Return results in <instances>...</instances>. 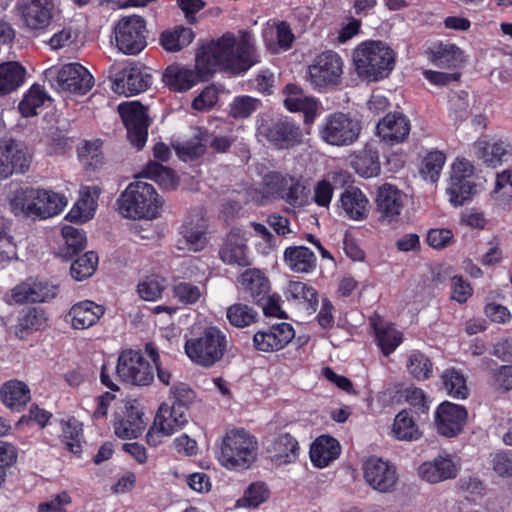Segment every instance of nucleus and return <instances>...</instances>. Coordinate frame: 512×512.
I'll list each match as a JSON object with an SVG mask.
<instances>
[{
	"mask_svg": "<svg viewBox=\"0 0 512 512\" xmlns=\"http://www.w3.org/2000/svg\"><path fill=\"white\" fill-rule=\"evenodd\" d=\"M260 62L254 36L247 30L224 33L203 42L196 53V64H257Z\"/></svg>",
	"mask_w": 512,
	"mask_h": 512,
	"instance_id": "obj_1",
	"label": "nucleus"
},
{
	"mask_svg": "<svg viewBox=\"0 0 512 512\" xmlns=\"http://www.w3.org/2000/svg\"><path fill=\"white\" fill-rule=\"evenodd\" d=\"M360 121L342 112L326 116L319 129L321 139L329 145L348 146L356 142L361 133Z\"/></svg>",
	"mask_w": 512,
	"mask_h": 512,
	"instance_id": "obj_9",
	"label": "nucleus"
},
{
	"mask_svg": "<svg viewBox=\"0 0 512 512\" xmlns=\"http://www.w3.org/2000/svg\"><path fill=\"white\" fill-rule=\"evenodd\" d=\"M269 489L262 482L252 483L238 503L244 507L256 508L269 498Z\"/></svg>",
	"mask_w": 512,
	"mask_h": 512,
	"instance_id": "obj_60",
	"label": "nucleus"
},
{
	"mask_svg": "<svg viewBox=\"0 0 512 512\" xmlns=\"http://www.w3.org/2000/svg\"><path fill=\"white\" fill-rule=\"evenodd\" d=\"M152 84V75L138 66H126L112 80V90L126 97L146 91Z\"/></svg>",
	"mask_w": 512,
	"mask_h": 512,
	"instance_id": "obj_21",
	"label": "nucleus"
},
{
	"mask_svg": "<svg viewBox=\"0 0 512 512\" xmlns=\"http://www.w3.org/2000/svg\"><path fill=\"white\" fill-rule=\"evenodd\" d=\"M252 66H166L162 81L172 92L183 93L200 82L208 81L216 72L229 76L245 74Z\"/></svg>",
	"mask_w": 512,
	"mask_h": 512,
	"instance_id": "obj_5",
	"label": "nucleus"
},
{
	"mask_svg": "<svg viewBox=\"0 0 512 512\" xmlns=\"http://www.w3.org/2000/svg\"><path fill=\"white\" fill-rule=\"evenodd\" d=\"M408 373L417 381H425L433 375L431 359L419 350H413L406 363Z\"/></svg>",
	"mask_w": 512,
	"mask_h": 512,
	"instance_id": "obj_49",
	"label": "nucleus"
},
{
	"mask_svg": "<svg viewBox=\"0 0 512 512\" xmlns=\"http://www.w3.org/2000/svg\"><path fill=\"white\" fill-rule=\"evenodd\" d=\"M476 155L488 167L496 168L503 163L506 155L510 154L509 143L488 137H482L474 143Z\"/></svg>",
	"mask_w": 512,
	"mask_h": 512,
	"instance_id": "obj_33",
	"label": "nucleus"
},
{
	"mask_svg": "<svg viewBox=\"0 0 512 512\" xmlns=\"http://www.w3.org/2000/svg\"><path fill=\"white\" fill-rule=\"evenodd\" d=\"M339 207L344 216L355 221H362L368 217L369 200L362 190L356 186H348L341 193Z\"/></svg>",
	"mask_w": 512,
	"mask_h": 512,
	"instance_id": "obj_31",
	"label": "nucleus"
},
{
	"mask_svg": "<svg viewBox=\"0 0 512 512\" xmlns=\"http://www.w3.org/2000/svg\"><path fill=\"white\" fill-rule=\"evenodd\" d=\"M473 175V164L465 158H457L452 165L450 182L447 188L453 206H462L466 201L471 200L475 192V183L472 181Z\"/></svg>",
	"mask_w": 512,
	"mask_h": 512,
	"instance_id": "obj_15",
	"label": "nucleus"
},
{
	"mask_svg": "<svg viewBox=\"0 0 512 512\" xmlns=\"http://www.w3.org/2000/svg\"><path fill=\"white\" fill-rule=\"evenodd\" d=\"M140 349L126 348L119 352L116 375L127 385L146 387L154 381V366Z\"/></svg>",
	"mask_w": 512,
	"mask_h": 512,
	"instance_id": "obj_8",
	"label": "nucleus"
},
{
	"mask_svg": "<svg viewBox=\"0 0 512 512\" xmlns=\"http://www.w3.org/2000/svg\"><path fill=\"white\" fill-rule=\"evenodd\" d=\"M63 243L59 246L58 255L66 260L72 259L85 249V233L73 226L65 225L61 230Z\"/></svg>",
	"mask_w": 512,
	"mask_h": 512,
	"instance_id": "obj_43",
	"label": "nucleus"
},
{
	"mask_svg": "<svg viewBox=\"0 0 512 512\" xmlns=\"http://www.w3.org/2000/svg\"><path fill=\"white\" fill-rule=\"evenodd\" d=\"M196 398L194 390L186 383H177L170 388L168 398L160 404L154 425L165 435H173L183 429L189 421L190 407Z\"/></svg>",
	"mask_w": 512,
	"mask_h": 512,
	"instance_id": "obj_3",
	"label": "nucleus"
},
{
	"mask_svg": "<svg viewBox=\"0 0 512 512\" xmlns=\"http://www.w3.org/2000/svg\"><path fill=\"white\" fill-rule=\"evenodd\" d=\"M376 211L379 220L391 224L397 222L404 207L403 193L394 185L385 183L377 190Z\"/></svg>",
	"mask_w": 512,
	"mask_h": 512,
	"instance_id": "obj_22",
	"label": "nucleus"
},
{
	"mask_svg": "<svg viewBox=\"0 0 512 512\" xmlns=\"http://www.w3.org/2000/svg\"><path fill=\"white\" fill-rule=\"evenodd\" d=\"M258 132L277 149H290L302 142L299 125L288 116L262 120Z\"/></svg>",
	"mask_w": 512,
	"mask_h": 512,
	"instance_id": "obj_12",
	"label": "nucleus"
},
{
	"mask_svg": "<svg viewBox=\"0 0 512 512\" xmlns=\"http://www.w3.org/2000/svg\"><path fill=\"white\" fill-rule=\"evenodd\" d=\"M285 95L284 106L290 112H302L306 124L313 123L318 111L317 101L313 97L305 96L301 86L288 83L283 88Z\"/></svg>",
	"mask_w": 512,
	"mask_h": 512,
	"instance_id": "obj_25",
	"label": "nucleus"
},
{
	"mask_svg": "<svg viewBox=\"0 0 512 512\" xmlns=\"http://www.w3.org/2000/svg\"><path fill=\"white\" fill-rule=\"evenodd\" d=\"M106 308L92 300L79 301L71 306L65 320L71 323L72 328L84 330L98 323L105 314Z\"/></svg>",
	"mask_w": 512,
	"mask_h": 512,
	"instance_id": "obj_24",
	"label": "nucleus"
},
{
	"mask_svg": "<svg viewBox=\"0 0 512 512\" xmlns=\"http://www.w3.org/2000/svg\"><path fill=\"white\" fill-rule=\"evenodd\" d=\"M139 177L151 179L167 189H174L177 186V178L174 170L155 161L148 162Z\"/></svg>",
	"mask_w": 512,
	"mask_h": 512,
	"instance_id": "obj_50",
	"label": "nucleus"
},
{
	"mask_svg": "<svg viewBox=\"0 0 512 512\" xmlns=\"http://www.w3.org/2000/svg\"><path fill=\"white\" fill-rule=\"evenodd\" d=\"M430 61L440 63H461L465 61L464 52L451 43H439L429 48Z\"/></svg>",
	"mask_w": 512,
	"mask_h": 512,
	"instance_id": "obj_56",
	"label": "nucleus"
},
{
	"mask_svg": "<svg viewBox=\"0 0 512 512\" xmlns=\"http://www.w3.org/2000/svg\"><path fill=\"white\" fill-rule=\"evenodd\" d=\"M458 467L450 455H439L431 461H425L418 467V475L428 483L436 484L456 478Z\"/></svg>",
	"mask_w": 512,
	"mask_h": 512,
	"instance_id": "obj_27",
	"label": "nucleus"
},
{
	"mask_svg": "<svg viewBox=\"0 0 512 512\" xmlns=\"http://www.w3.org/2000/svg\"><path fill=\"white\" fill-rule=\"evenodd\" d=\"M67 204L64 195L52 190L24 186L18 188L10 200L14 215L47 219L60 214Z\"/></svg>",
	"mask_w": 512,
	"mask_h": 512,
	"instance_id": "obj_2",
	"label": "nucleus"
},
{
	"mask_svg": "<svg viewBox=\"0 0 512 512\" xmlns=\"http://www.w3.org/2000/svg\"><path fill=\"white\" fill-rule=\"evenodd\" d=\"M392 435L399 441H416L421 438L422 432L408 409L401 410L392 424Z\"/></svg>",
	"mask_w": 512,
	"mask_h": 512,
	"instance_id": "obj_42",
	"label": "nucleus"
},
{
	"mask_svg": "<svg viewBox=\"0 0 512 512\" xmlns=\"http://www.w3.org/2000/svg\"><path fill=\"white\" fill-rule=\"evenodd\" d=\"M117 203L125 218L152 220L160 215L163 199L152 184L136 180L121 193Z\"/></svg>",
	"mask_w": 512,
	"mask_h": 512,
	"instance_id": "obj_4",
	"label": "nucleus"
},
{
	"mask_svg": "<svg viewBox=\"0 0 512 512\" xmlns=\"http://www.w3.org/2000/svg\"><path fill=\"white\" fill-rule=\"evenodd\" d=\"M307 80L311 86L323 92L337 86L343 74L342 66H307Z\"/></svg>",
	"mask_w": 512,
	"mask_h": 512,
	"instance_id": "obj_40",
	"label": "nucleus"
},
{
	"mask_svg": "<svg viewBox=\"0 0 512 512\" xmlns=\"http://www.w3.org/2000/svg\"><path fill=\"white\" fill-rule=\"evenodd\" d=\"M50 74L51 68L45 71L51 87L65 96L86 95L94 85V77L85 66H62L55 77Z\"/></svg>",
	"mask_w": 512,
	"mask_h": 512,
	"instance_id": "obj_11",
	"label": "nucleus"
},
{
	"mask_svg": "<svg viewBox=\"0 0 512 512\" xmlns=\"http://www.w3.org/2000/svg\"><path fill=\"white\" fill-rule=\"evenodd\" d=\"M58 285L47 281H35L32 284L21 283L11 290V298L15 303L46 302L56 297Z\"/></svg>",
	"mask_w": 512,
	"mask_h": 512,
	"instance_id": "obj_26",
	"label": "nucleus"
},
{
	"mask_svg": "<svg viewBox=\"0 0 512 512\" xmlns=\"http://www.w3.org/2000/svg\"><path fill=\"white\" fill-rule=\"evenodd\" d=\"M164 280L158 277H147L137 286L139 296L145 301H156L165 290Z\"/></svg>",
	"mask_w": 512,
	"mask_h": 512,
	"instance_id": "obj_61",
	"label": "nucleus"
},
{
	"mask_svg": "<svg viewBox=\"0 0 512 512\" xmlns=\"http://www.w3.org/2000/svg\"><path fill=\"white\" fill-rule=\"evenodd\" d=\"M341 453L339 441L330 435H321L310 447V459L317 468H325L336 460Z\"/></svg>",
	"mask_w": 512,
	"mask_h": 512,
	"instance_id": "obj_36",
	"label": "nucleus"
},
{
	"mask_svg": "<svg viewBox=\"0 0 512 512\" xmlns=\"http://www.w3.org/2000/svg\"><path fill=\"white\" fill-rule=\"evenodd\" d=\"M186 241L189 249L198 252L205 248L207 244L205 228L200 224L192 221L185 222L180 231Z\"/></svg>",
	"mask_w": 512,
	"mask_h": 512,
	"instance_id": "obj_58",
	"label": "nucleus"
},
{
	"mask_svg": "<svg viewBox=\"0 0 512 512\" xmlns=\"http://www.w3.org/2000/svg\"><path fill=\"white\" fill-rule=\"evenodd\" d=\"M262 38L265 47L271 54H277L281 50L291 48L294 41V35L289 24L284 21L267 22L262 32Z\"/></svg>",
	"mask_w": 512,
	"mask_h": 512,
	"instance_id": "obj_32",
	"label": "nucleus"
},
{
	"mask_svg": "<svg viewBox=\"0 0 512 512\" xmlns=\"http://www.w3.org/2000/svg\"><path fill=\"white\" fill-rule=\"evenodd\" d=\"M244 299L257 304L271 292V283L264 271L258 268H248L237 278Z\"/></svg>",
	"mask_w": 512,
	"mask_h": 512,
	"instance_id": "obj_23",
	"label": "nucleus"
},
{
	"mask_svg": "<svg viewBox=\"0 0 512 512\" xmlns=\"http://www.w3.org/2000/svg\"><path fill=\"white\" fill-rule=\"evenodd\" d=\"M305 189L299 178L277 171L266 173L261 182V192L265 198L282 199L292 206L303 202Z\"/></svg>",
	"mask_w": 512,
	"mask_h": 512,
	"instance_id": "obj_10",
	"label": "nucleus"
},
{
	"mask_svg": "<svg viewBox=\"0 0 512 512\" xmlns=\"http://www.w3.org/2000/svg\"><path fill=\"white\" fill-rule=\"evenodd\" d=\"M25 66H0V98L16 91L25 81Z\"/></svg>",
	"mask_w": 512,
	"mask_h": 512,
	"instance_id": "obj_47",
	"label": "nucleus"
},
{
	"mask_svg": "<svg viewBox=\"0 0 512 512\" xmlns=\"http://www.w3.org/2000/svg\"><path fill=\"white\" fill-rule=\"evenodd\" d=\"M31 162L32 154L24 144L13 139L0 141V180L27 172Z\"/></svg>",
	"mask_w": 512,
	"mask_h": 512,
	"instance_id": "obj_17",
	"label": "nucleus"
},
{
	"mask_svg": "<svg viewBox=\"0 0 512 512\" xmlns=\"http://www.w3.org/2000/svg\"><path fill=\"white\" fill-rule=\"evenodd\" d=\"M295 337L294 327L287 322L269 325L253 335V347L258 352L273 353L285 348Z\"/></svg>",
	"mask_w": 512,
	"mask_h": 512,
	"instance_id": "obj_18",
	"label": "nucleus"
},
{
	"mask_svg": "<svg viewBox=\"0 0 512 512\" xmlns=\"http://www.w3.org/2000/svg\"><path fill=\"white\" fill-rule=\"evenodd\" d=\"M227 345L226 334L216 326H208L198 336L187 339L184 350L193 363L210 368L223 358Z\"/></svg>",
	"mask_w": 512,
	"mask_h": 512,
	"instance_id": "obj_7",
	"label": "nucleus"
},
{
	"mask_svg": "<svg viewBox=\"0 0 512 512\" xmlns=\"http://www.w3.org/2000/svg\"><path fill=\"white\" fill-rule=\"evenodd\" d=\"M349 159L351 168L363 178L376 177L381 171L379 151L372 142L366 143L362 149L355 151Z\"/></svg>",
	"mask_w": 512,
	"mask_h": 512,
	"instance_id": "obj_30",
	"label": "nucleus"
},
{
	"mask_svg": "<svg viewBox=\"0 0 512 512\" xmlns=\"http://www.w3.org/2000/svg\"><path fill=\"white\" fill-rule=\"evenodd\" d=\"M62 427V442L66 445V448L73 454L81 453L80 436L82 434L81 424L74 418H70L67 421L61 420Z\"/></svg>",
	"mask_w": 512,
	"mask_h": 512,
	"instance_id": "obj_57",
	"label": "nucleus"
},
{
	"mask_svg": "<svg viewBox=\"0 0 512 512\" xmlns=\"http://www.w3.org/2000/svg\"><path fill=\"white\" fill-rule=\"evenodd\" d=\"M257 440L244 429L228 431L217 452L219 463L230 470H243L256 459Z\"/></svg>",
	"mask_w": 512,
	"mask_h": 512,
	"instance_id": "obj_6",
	"label": "nucleus"
},
{
	"mask_svg": "<svg viewBox=\"0 0 512 512\" xmlns=\"http://www.w3.org/2000/svg\"><path fill=\"white\" fill-rule=\"evenodd\" d=\"M118 111L127 130L130 143L142 149L148 138L149 118L146 108L139 102L122 103Z\"/></svg>",
	"mask_w": 512,
	"mask_h": 512,
	"instance_id": "obj_14",
	"label": "nucleus"
},
{
	"mask_svg": "<svg viewBox=\"0 0 512 512\" xmlns=\"http://www.w3.org/2000/svg\"><path fill=\"white\" fill-rule=\"evenodd\" d=\"M0 398L7 408L20 412L31 400V392L26 383L12 379L2 384Z\"/></svg>",
	"mask_w": 512,
	"mask_h": 512,
	"instance_id": "obj_38",
	"label": "nucleus"
},
{
	"mask_svg": "<svg viewBox=\"0 0 512 512\" xmlns=\"http://www.w3.org/2000/svg\"><path fill=\"white\" fill-rule=\"evenodd\" d=\"M467 418L464 406L444 401L435 411V427L439 435L453 438L463 431Z\"/></svg>",
	"mask_w": 512,
	"mask_h": 512,
	"instance_id": "obj_19",
	"label": "nucleus"
},
{
	"mask_svg": "<svg viewBox=\"0 0 512 512\" xmlns=\"http://www.w3.org/2000/svg\"><path fill=\"white\" fill-rule=\"evenodd\" d=\"M375 340L382 354L386 357L391 355L403 342V335L393 325L380 326L373 323Z\"/></svg>",
	"mask_w": 512,
	"mask_h": 512,
	"instance_id": "obj_45",
	"label": "nucleus"
},
{
	"mask_svg": "<svg viewBox=\"0 0 512 512\" xmlns=\"http://www.w3.org/2000/svg\"><path fill=\"white\" fill-rule=\"evenodd\" d=\"M80 162L86 170L95 171L104 164L102 142L100 140L85 141L77 149Z\"/></svg>",
	"mask_w": 512,
	"mask_h": 512,
	"instance_id": "obj_46",
	"label": "nucleus"
},
{
	"mask_svg": "<svg viewBox=\"0 0 512 512\" xmlns=\"http://www.w3.org/2000/svg\"><path fill=\"white\" fill-rule=\"evenodd\" d=\"M17 457L18 451L13 444L0 441V488L6 481L7 470L16 463Z\"/></svg>",
	"mask_w": 512,
	"mask_h": 512,
	"instance_id": "obj_62",
	"label": "nucleus"
},
{
	"mask_svg": "<svg viewBox=\"0 0 512 512\" xmlns=\"http://www.w3.org/2000/svg\"><path fill=\"white\" fill-rule=\"evenodd\" d=\"M173 294L180 303L185 305L195 304L201 297L199 287L188 282H180L176 284L173 287Z\"/></svg>",
	"mask_w": 512,
	"mask_h": 512,
	"instance_id": "obj_64",
	"label": "nucleus"
},
{
	"mask_svg": "<svg viewBox=\"0 0 512 512\" xmlns=\"http://www.w3.org/2000/svg\"><path fill=\"white\" fill-rule=\"evenodd\" d=\"M256 305L262 308L264 315L267 317L288 318L286 312L281 307V296L277 293H267L264 296V300L259 301Z\"/></svg>",
	"mask_w": 512,
	"mask_h": 512,
	"instance_id": "obj_63",
	"label": "nucleus"
},
{
	"mask_svg": "<svg viewBox=\"0 0 512 512\" xmlns=\"http://www.w3.org/2000/svg\"><path fill=\"white\" fill-rule=\"evenodd\" d=\"M261 105V101L248 95L236 96L229 104V116L245 119L251 116Z\"/></svg>",
	"mask_w": 512,
	"mask_h": 512,
	"instance_id": "obj_59",
	"label": "nucleus"
},
{
	"mask_svg": "<svg viewBox=\"0 0 512 512\" xmlns=\"http://www.w3.org/2000/svg\"><path fill=\"white\" fill-rule=\"evenodd\" d=\"M440 389L455 399H466L469 395L466 377L453 367L445 369L441 374Z\"/></svg>",
	"mask_w": 512,
	"mask_h": 512,
	"instance_id": "obj_44",
	"label": "nucleus"
},
{
	"mask_svg": "<svg viewBox=\"0 0 512 512\" xmlns=\"http://www.w3.org/2000/svg\"><path fill=\"white\" fill-rule=\"evenodd\" d=\"M98 255L93 251H88L75 259L70 267L71 276L77 281H83L91 277L98 266Z\"/></svg>",
	"mask_w": 512,
	"mask_h": 512,
	"instance_id": "obj_55",
	"label": "nucleus"
},
{
	"mask_svg": "<svg viewBox=\"0 0 512 512\" xmlns=\"http://www.w3.org/2000/svg\"><path fill=\"white\" fill-rule=\"evenodd\" d=\"M143 413L135 406L126 407L124 416L114 422V432L121 439L138 438L145 429Z\"/></svg>",
	"mask_w": 512,
	"mask_h": 512,
	"instance_id": "obj_41",
	"label": "nucleus"
},
{
	"mask_svg": "<svg viewBox=\"0 0 512 512\" xmlns=\"http://www.w3.org/2000/svg\"><path fill=\"white\" fill-rule=\"evenodd\" d=\"M18 10L27 27L42 29L48 26L52 18V0H20Z\"/></svg>",
	"mask_w": 512,
	"mask_h": 512,
	"instance_id": "obj_28",
	"label": "nucleus"
},
{
	"mask_svg": "<svg viewBox=\"0 0 512 512\" xmlns=\"http://www.w3.org/2000/svg\"><path fill=\"white\" fill-rule=\"evenodd\" d=\"M226 317L232 326L245 328L256 322L258 313L247 304L235 303L227 308Z\"/></svg>",
	"mask_w": 512,
	"mask_h": 512,
	"instance_id": "obj_53",
	"label": "nucleus"
},
{
	"mask_svg": "<svg viewBox=\"0 0 512 512\" xmlns=\"http://www.w3.org/2000/svg\"><path fill=\"white\" fill-rule=\"evenodd\" d=\"M54 99L46 91L45 87L41 84L34 83L24 93L21 101L18 104L20 114L25 118L34 117L38 114V109L52 105Z\"/></svg>",
	"mask_w": 512,
	"mask_h": 512,
	"instance_id": "obj_39",
	"label": "nucleus"
},
{
	"mask_svg": "<svg viewBox=\"0 0 512 512\" xmlns=\"http://www.w3.org/2000/svg\"><path fill=\"white\" fill-rule=\"evenodd\" d=\"M146 22L143 17L131 15L119 20L115 27L118 49L127 55L140 53L147 45Z\"/></svg>",
	"mask_w": 512,
	"mask_h": 512,
	"instance_id": "obj_13",
	"label": "nucleus"
},
{
	"mask_svg": "<svg viewBox=\"0 0 512 512\" xmlns=\"http://www.w3.org/2000/svg\"><path fill=\"white\" fill-rule=\"evenodd\" d=\"M287 298L298 300L305 304L307 310L315 312L319 300L316 289L301 281H290L287 288Z\"/></svg>",
	"mask_w": 512,
	"mask_h": 512,
	"instance_id": "obj_51",
	"label": "nucleus"
},
{
	"mask_svg": "<svg viewBox=\"0 0 512 512\" xmlns=\"http://www.w3.org/2000/svg\"><path fill=\"white\" fill-rule=\"evenodd\" d=\"M363 477L371 488L380 493L393 492L398 483L396 466L377 456H370L363 463Z\"/></svg>",
	"mask_w": 512,
	"mask_h": 512,
	"instance_id": "obj_16",
	"label": "nucleus"
},
{
	"mask_svg": "<svg viewBox=\"0 0 512 512\" xmlns=\"http://www.w3.org/2000/svg\"><path fill=\"white\" fill-rule=\"evenodd\" d=\"M283 260L285 265L295 273H312L317 267V258L308 247L289 246L284 250Z\"/></svg>",
	"mask_w": 512,
	"mask_h": 512,
	"instance_id": "obj_37",
	"label": "nucleus"
},
{
	"mask_svg": "<svg viewBox=\"0 0 512 512\" xmlns=\"http://www.w3.org/2000/svg\"><path fill=\"white\" fill-rule=\"evenodd\" d=\"M219 258L227 265L247 267L251 264L244 239L234 232H230L221 244Z\"/></svg>",
	"mask_w": 512,
	"mask_h": 512,
	"instance_id": "obj_35",
	"label": "nucleus"
},
{
	"mask_svg": "<svg viewBox=\"0 0 512 512\" xmlns=\"http://www.w3.org/2000/svg\"><path fill=\"white\" fill-rule=\"evenodd\" d=\"M267 452L277 465L289 464L298 458L299 443L291 434L281 433L268 441Z\"/></svg>",
	"mask_w": 512,
	"mask_h": 512,
	"instance_id": "obj_34",
	"label": "nucleus"
},
{
	"mask_svg": "<svg viewBox=\"0 0 512 512\" xmlns=\"http://www.w3.org/2000/svg\"><path fill=\"white\" fill-rule=\"evenodd\" d=\"M445 161L446 155L442 151L433 150L428 152L421 162L420 174L425 180L432 183L437 182Z\"/></svg>",
	"mask_w": 512,
	"mask_h": 512,
	"instance_id": "obj_54",
	"label": "nucleus"
},
{
	"mask_svg": "<svg viewBox=\"0 0 512 512\" xmlns=\"http://www.w3.org/2000/svg\"><path fill=\"white\" fill-rule=\"evenodd\" d=\"M47 317L42 308H29L18 319L17 335L24 338L25 335L33 331H39L46 325Z\"/></svg>",
	"mask_w": 512,
	"mask_h": 512,
	"instance_id": "obj_52",
	"label": "nucleus"
},
{
	"mask_svg": "<svg viewBox=\"0 0 512 512\" xmlns=\"http://www.w3.org/2000/svg\"><path fill=\"white\" fill-rule=\"evenodd\" d=\"M411 131L409 118L402 112H389L376 125V134L387 146L405 142Z\"/></svg>",
	"mask_w": 512,
	"mask_h": 512,
	"instance_id": "obj_20",
	"label": "nucleus"
},
{
	"mask_svg": "<svg viewBox=\"0 0 512 512\" xmlns=\"http://www.w3.org/2000/svg\"><path fill=\"white\" fill-rule=\"evenodd\" d=\"M353 61L354 64H393L395 52L383 41L369 40L355 49Z\"/></svg>",
	"mask_w": 512,
	"mask_h": 512,
	"instance_id": "obj_29",
	"label": "nucleus"
},
{
	"mask_svg": "<svg viewBox=\"0 0 512 512\" xmlns=\"http://www.w3.org/2000/svg\"><path fill=\"white\" fill-rule=\"evenodd\" d=\"M195 35L190 28L177 27L166 30L160 35L162 47L169 52H176L192 43Z\"/></svg>",
	"mask_w": 512,
	"mask_h": 512,
	"instance_id": "obj_48",
	"label": "nucleus"
}]
</instances>
